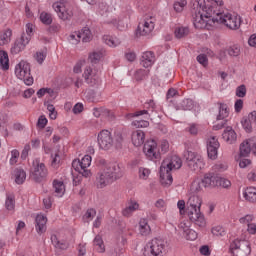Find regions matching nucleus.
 Returning a JSON list of instances; mask_svg holds the SVG:
<instances>
[{"label": "nucleus", "instance_id": "12", "mask_svg": "<svg viewBox=\"0 0 256 256\" xmlns=\"http://www.w3.org/2000/svg\"><path fill=\"white\" fill-rule=\"evenodd\" d=\"M182 165L183 161H181V158L178 156H172L170 158L164 159L160 167L163 168V171H165V169L168 171H173L181 169Z\"/></svg>", "mask_w": 256, "mask_h": 256}, {"label": "nucleus", "instance_id": "42", "mask_svg": "<svg viewBox=\"0 0 256 256\" xmlns=\"http://www.w3.org/2000/svg\"><path fill=\"white\" fill-rule=\"evenodd\" d=\"M141 115H146L144 118L149 119V111L148 110H139L133 113L126 114V119H133L135 117H141Z\"/></svg>", "mask_w": 256, "mask_h": 256}, {"label": "nucleus", "instance_id": "28", "mask_svg": "<svg viewBox=\"0 0 256 256\" xmlns=\"http://www.w3.org/2000/svg\"><path fill=\"white\" fill-rule=\"evenodd\" d=\"M53 189L57 197H63V195H65V184L63 181L54 180Z\"/></svg>", "mask_w": 256, "mask_h": 256}, {"label": "nucleus", "instance_id": "26", "mask_svg": "<svg viewBox=\"0 0 256 256\" xmlns=\"http://www.w3.org/2000/svg\"><path fill=\"white\" fill-rule=\"evenodd\" d=\"M72 167L74 170L77 171L82 177L89 178L91 177L92 173L91 170H84L83 166L81 165V160H73Z\"/></svg>", "mask_w": 256, "mask_h": 256}, {"label": "nucleus", "instance_id": "35", "mask_svg": "<svg viewBox=\"0 0 256 256\" xmlns=\"http://www.w3.org/2000/svg\"><path fill=\"white\" fill-rule=\"evenodd\" d=\"M203 183V179L193 181L190 186L191 193H199L200 191H203V188L206 189L207 187H205V184Z\"/></svg>", "mask_w": 256, "mask_h": 256}, {"label": "nucleus", "instance_id": "33", "mask_svg": "<svg viewBox=\"0 0 256 256\" xmlns=\"http://www.w3.org/2000/svg\"><path fill=\"white\" fill-rule=\"evenodd\" d=\"M108 25H114V27H117L119 31H123L127 27V17H125L122 20L117 21V19L108 20L106 21Z\"/></svg>", "mask_w": 256, "mask_h": 256}, {"label": "nucleus", "instance_id": "47", "mask_svg": "<svg viewBox=\"0 0 256 256\" xmlns=\"http://www.w3.org/2000/svg\"><path fill=\"white\" fill-rule=\"evenodd\" d=\"M186 133H189L193 137L197 136L199 133V125L192 123L189 124L188 127L185 129Z\"/></svg>", "mask_w": 256, "mask_h": 256}, {"label": "nucleus", "instance_id": "48", "mask_svg": "<svg viewBox=\"0 0 256 256\" xmlns=\"http://www.w3.org/2000/svg\"><path fill=\"white\" fill-rule=\"evenodd\" d=\"M40 21H42L44 25H51L53 23V18L50 13L42 12L40 14Z\"/></svg>", "mask_w": 256, "mask_h": 256}, {"label": "nucleus", "instance_id": "52", "mask_svg": "<svg viewBox=\"0 0 256 256\" xmlns=\"http://www.w3.org/2000/svg\"><path fill=\"white\" fill-rule=\"evenodd\" d=\"M240 54H241V48H239V46L234 45L228 48V55H230V57H239Z\"/></svg>", "mask_w": 256, "mask_h": 256}, {"label": "nucleus", "instance_id": "37", "mask_svg": "<svg viewBox=\"0 0 256 256\" xmlns=\"http://www.w3.org/2000/svg\"><path fill=\"white\" fill-rule=\"evenodd\" d=\"M229 117V110L227 109V104H220L219 114L217 115V121H225Z\"/></svg>", "mask_w": 256, "mask_h": 256}, {"label": "nucleus", "instance_id": "49", "mask_svg": "<svg viewBox=\"0 0 256 256\" xmlns=\"http://www.w3.org/2000/svg\"><path fill=\"white\" fill-rule=\"evenodd\" d=\"M5 207L8 211H13L15 209V197L8 195L6 198Z\"/></svg>", "mask_w": 256, "mask_h": 256}, {"label": "nucleus", "instance_id": "7", "mask_svg": "<svg viewBox=\"0 0 256 256\" xmlns=\"http://www.w3.org/2000/svg\"><path fill=\"white\" fill-rule=\"evenodd\" d=\"M184 159L191 171H199L205 167V163L203 162L201 155L193 151H186L184 153Z\"/></svg>", "mask_w": 256, "mask_h": 256}, {"label": "nucleus", "instance_id": "34", "mask_svg": "<svg viewBox=\"0 0 256 256\" xmlns=\"http://www.w3.org/2000/svg\"><path fill=\"white\" fill-rule=\"evenodd\" d=\"M123 143H125V136L121 132H116L113 140L114 147L116 149H123Z\"/></svg>", "mask_w": 256, "mask_h": 256}, {"label": "nucleus", "instance_id": "54", "mask_svg": "<svg viewBox=\"0 0 256 256\" xmlns=\"http://www.w3.org/2000/svg\"><path fill=\"white\" fill-rule=\"evenodd\" d=\"M35 59L39 65H43V61L47 59V52L42 51V52H36Z\"/></svg>", "mask_w": 256, "mask_h": 256}, {"label": "nucleus", "instance_id": "25", "mask_svg": "<svg viewBox=\"0 0 256 256\" xmlns=\"http://www.w3.org/2000/svg\"><path fill=\"white\" fill-rule=\"evenodd\" d=\"M252 145V139L242 142L240 144V157H249V154L251 153V151H253Z\"/></svg>", "mask_w": 256, "mask_h": 256}, {"label": "nucleus", "instance_id": "9", "mask_svg": "<svg viewBox=\"0 0 256 256\" xmlns=\"http://www.w3.org/2000/svg\"><path fill=\"white\" fill-rule=\"evenodd\" d=\"M218 23H222L228 27V29L236 30L241 27V16L222 13L219 17Z\"/></svg>", "mask_w": 256, "mask_h": 256}, {"label": "nucleus", "instance_id": "1", "mask_svg": "<svg viewBox=\"0 0 256 256\" xmlns=\"http://www.w3.org/2000/svg\"><path fill=\"white\" fill-rule=\"evenodd\" d=\"M223 5V1H214L212 5L206 4L205 0H194L193 9V25L195 29H205L211 23H219V17L223 12L219 7Z\"/></svg>", "mask_w": 256, "mask_h": 256}, {"label": "nucleus", "instance_id": "61", "mask_svg": "<svg viewBox=\"0 0 256 256\" xmlns=\"http://www.w3.org/2000/svg\"><path fill=\"white\" fill-rule=\"evenodd\" d=\"M196 59L198 63H200V65H203V67H207V65L209 64V60L207 59V55L205 54L198 55Z\"/></svg>", "mask_w": 256, "mask_h": 256}, {"label": "nucleus", "instance_id": "27", "mask_svg": "<svg viewBox=\"0 0 256 256\" xmlns=\"http://www.w3.org/2000/svg\"><path fill=\"white\" fill-rule=\"evenodd\" d=\"M14 176H15V183L17 185H23L25 183V180L27 179V173L25 170L21 168H16L14 170Z\"/></svg>", "mask_w": 256, "mask_h": 256}, {"label": "nucleus", "instance_id": "51", "mask_svg": "<svg viewBox=\"0 0 256 256\" xmlns=\"http://www.w3.org/2000/svg\"><path fill=\"white\" fill-rule=\"evenodd\" d=\"M217 187H223L224 189H229L231 187V181L226 178H222L218 176V184Z\"/></svg>", "mask_w": 256, "mask_h": 256}, {"label": "nucleus", "instance_id": "23", "mask_svg": "<svg viewBox=\"0 0 256 256\" xmlns=\"http://www.w3.org/2000/svg\"><path fill=\"white\" fill-rule=\"evenodd\" d=\"M51 243L58 251H67V249H69V243L67 240H59L55 234L51 236Z\"/></svg>", "mask_w": 256, "mask_h": 256}, {"label": "nucleus", "instance_id": "45", "mask_svg": "<svg viewBox=\"0 0 256 256\" xmlns=\"http://www.w3.org/2000/svg\"><path fill=\"white\" fill-rule=\"evenodd\" d=\"M101 57H103V54L101 52H93L89 55L88 61H90L92 65H97V63L101 61Z\"/></svg>", "mask_w": 256, "mask_h": 256}, {"label": "nucleus", "instance_id": "11", "mask_svg": "<svg viewBox=\"0 0 256 256\" xmlns=\"http://www.w3.org/2000/svg\"><path fill=\"white\" fill-rule=\"evenodd\" d=\"M54 11L57 12L58 17L62 19V21H69L71 17H73V11L68 10L67 6L63 2H55L52 5Z\"/></svg>", "mask_w": 256, "mask_h": 256}, {"label": "nucleus", "instance_id": "30", "mask_svg": "<svg viewBox=\"0 0 256 256\" xmlns=\"http://www.w3.org/2000/svg\"><path fill=\"white\" fill-rule=\"evenodd\" d=\"M0 65L3 71H9V54L4 50H0Z\"/></svg>", "mask_w": 256, "mask_h": 256}, {"label": "nucleus", "instance_id": "31", "mask_svg": "<svg viewBox=\"0 0 256 256\" xmlns=\"http://www.w3.org/2000/svg\"><path fill=\"white\" fill-rule=\"evenodd\" d=\"M102 39H103V42L109 47H117L121 45V40L113 36L104 35Z\"/></svg>", "mask_w": 256, "mask_h": 256}, {"label": "nucleus", "instance_id": "39", "mask_svg": "<svg viewBox=\"0 0 256 256\" xmlns=\"http://www.w3.org/2000/svg\"><path fill=\"white\" fill-rule=\"evenodd\" d=\"M137 209H139V204L137 202H133V203L129 204L128 207H126L122 210V215L124 217H130L131 213H133V211H137Z\"/></svg>", "mask_w": 256, "mask_h": 256}, {"label": "nucleus", "instance_id": "22", "mask_svg": "<svg viewBox=\"0 0 256 256\" xmlns=\"http://www.w3.org/2000/svg\"><path fill=\"white\" fill-rule=\"evenodd\" d=\"M222 138L228 143L229 145H233L235 141H237V133L233 130L232 127H226L224 132L222 133Z\"/></svg>", "mask_w": 256, "mask_h": 256}, {"label": "nucleus", "instance_id": "20", "mask_svg": "<svg viewBox=\"0 0 256 256\" xmlns=\"http://www.w3.org/2000/svg\"><path fill=\"white\" fill-rule=\"evenodd\" d=\"M141 65L145 67V69H149L155 63V53L151 51L144 52L141 57Z\"/></svg>", "mask_w": 256, "mask_h": 256}, {"label": "nucleus", "instance_id": "13", "mask_svg": "<svg viewBox=\"0 0 256 256\" xmlns=\"http://www.w3.org/2000/svg\"><path fill=\"white\" fill-rule=\"evenodd\" d=\"M143 152L150 159H159V151L157 150V142L155 140H148L144 143Z\"/></svg>", "mask_w": 256, "mask_h": 256}, {"label": "nucleus", "instance_id": "56", "mask_svg": "<svg viewBox=\"0 0 256 256\" xmlns=\"http://www.w3.org/2000/svg\"><path fill=\"white\" fill-rule=\"evenodd\" d=\"M133 127L139 128H145L149 127V121L147 120H135L132 122Z\"/></svg>", "mask_w": 256, "mask_h": 256}, {"label": "nucleus", "instance_id": "14", "mask_svg": "<svg viewBox=\"0 0 256 256\" xmlns=\"http://www.w3.org/2000/svg\"><path fill=\"white\" fill-rule=\"evenodd\" d=\"M219 147H220L219 140L215 136H212L208 139L207 153H208L209 159H212V161H215V159H217Z\"/></svg>", "mask_w": 256, "mask_h": 256}, {"label": "nucleus", "instance_id": "62", "mask_svg": "<svg viewBox=\"0 0 256 256\" xmlns=\"http://www.w3.org/2000/svg\"><path fill=\"white\" fill-rule=\"evenodd\" d=\"M47 123V118L44 115H42L38 118L37 127H39V129H45Z\"/></svg>", "mask_w": 256, "mask_h": 256}, {"label": "nucleus", "instance_id": "2", "mask_svg": "<svg viewBox=\"0 0 256 256\" xmlns=\"http://www.w3.org/2000/svg\"><path fill=\"white\" fill-rule=\"evenodd\" d=\"M123 177V169L117 163H111L105 167L102 171L98 172L96 176V187L98 189H104L107 185H111L117 179Z\"/></svg>", "mask_w": 256, "mask_h": 256}, {"label": "nucleus", "instance_id": "21", "mask_svg": "<svg viewBox=\"0 0 256 256\" xmlns=\"http://www.w3.org/2000/svg\"><path fill=\"white\" fill-rule=\"evenodd\" d=\"M132 143L134 147H141L145 143V132L142 130H135L131 135Z\"/></svg>", "mask_w": 256, "mask_h": 256}, {"label": "nucleus", "instance_id": "10", "mask_svg": "<svg viewBox=\"0 0 256 256\" xmlns=\"http://www.w3.org/2000/svg\"><path fill=\"white\" fill-rule=\"evenodd\" d=\"M98 145L100 149H104L106 151L113 147V136H111L109 130H102L98 134Z\"/></svg>", "mask_w": 256, "mask_h": 256}, {"label": "nucleus", "instance_id": "41", "mask_svg": "<svg viewBox=\"0 0 256 256\" xmlns=\"http://www.w3.org/2000/svg\"><path fill=\"white\" fill-rule=\"evenodd\" d=\"M241 124L246 133H251L253 131V123L247 116H244L241 120Z\"/></svg>", "mask_w": 256, "mask_h": 256}, {"label": "nucleus", "instance_id": "58", "mask_svg": "<svg viewBox=\"0 0 256 256\" xmlns=\"http://www.w3.org/2000/svg\"><path fill=\"white\" fill-rule=\"evenodd\" d=\"M185 233H186V239L188 241H195V239H197V232H195V230L187 229Z\"/></svg>", "mask_w": 256, "mask_h": 256}, {"label": "nucleus", "instance_id": "4", "mask_svg": "<svg viewBox=\"0 0 256 256\" xmlns=\"http://www.w3.org/2000/svg\"><path fill=\"white\" fill-rule=\"evenodd\" d=\"M167 242L163 239L154 238L148 242L144 248V256H163Z\"/></svg>", "mask_w": 256, "mask_h": 256}, {"label": "nucleus", "instance_id": "43", "mask_svg": "<svg viewBox=\"0 0 256 256\" xmlns=\"http://www.w3.org/2000/svg\"><path fill=\"white\" fill-rule=\"evenodd\" d=\"M174 33L177 39H183V37H187V35H189V28L179 27L175 29Z\"/></svg>", "mask_w": 256, "mask_h": 256}, {"label": "nucleus", "instance_id": "5", "mask_svg": "<svg viewBox=\"0 0 256 256\" xmlns=\"http://www.w3.org/2000/svg\"><path fill=\"white\" fill-rule=\"evenodd\" d=\"M49 171L45 163L40 162L39 159H36L32 163V169L30 171V177L35 183H43L47 179Z\"/></svg>", "mask_w": 256, "mask_h": 256}, {"label": "nucleus", "instance_id": "53", "mask_svg": "<svg viewBox=\"0 0 256 256\" xmlns=\"http://www.w3.org/2000/svg\"><path fill=\"white\" fill-rule=\"evenodd\" d=\"M245 95H247V87L242 84L236 88V97L243 98Z\"/></svg>", "mask_w": 256, "mask_h": 256}, {"label": "nucleus", "instance_id": "24", "mask_svg": "<svg viewBox=\"0 0 256 256\" xmlns=\"http://www.w3.org/2000/svg\"><path fill=\"white\" fill-rule=\"evenodd\" d=\"M218 179H219V175L213 174V173H208L202 179L203 185L205 187H217Z\"/></svg>", "mask_w": 256, "mask_h": 256}, {"label": "nucleus", "instance_id": "38", "mask_svg": "<svg viewBox=\"0 0 256 256\" xmlns=\"http://www.w3.org/2000/svg\"><path fill=\"white\" fill-rule=\"evenodd\" d=\"M11 35H13V32L11 29H7L4 32H0V45H7L9 41H11Z\"/></svg>", "mask_w": 256, "mask_h": 256}, {"label": "nucleus", "instance_id": "18", "mask_svg": "<svg viewBox=\"0 0 256 256\" xmlns=\"http://www.w3.org/2000/svg\"><path fill=\"white\" fill-rule=\"evenodd\" d=\"M35 229L38 235H43L47 231V217L43 215H37L35 219Z\"/></svg>", "mask_w": 256, "mask_h": 256}, {"label": "nucleus", "instance_id": "15", "mask_svg": "<svg viewBox=\"0 0 256 256\" xmlns=\"http://www.w3.org/2000/svg\"><path fill=\"white\" fill-rule=\"evenodd\" d=\"M155 29V23L153 21H146L143 23H139L137 29H136V37H145L146 35H149L151 31Z\"/></svg>", "mask_w": 256, "mask_h": 256}, {"label": "nucleus", "instance_id": "46", "mask_svg": "<svg viewBox=\"0 0 256 256\" xmlns=\"http://www.w3.org/2000/svg\"><path fill=\"white\" fill-rule=\"evenodd\" d=\"M180 109H182V111H191V109H193V100L191 99L182 100V102L180 103Z\"/></svg>", "mask_w": 256, "mask_h": 256}, {"label": "nucleus", "instance_id": "59", "mask_svg": "<svg viewBox=\"0 0 256 256\" xmlns=\"http://www.w3.org/2000/svg\"><path fill=\"white\" fill-rule=\"evenodd\" d=\"M19 150L14 149L11 151L10 165H15L19 159Z\"/></svg>", "mask_w": 256, "mask_h": 256}, {"label": "nucleus", "instance_id": "63", "mask_svg": "<svg viewBox=\"0 0 256 256\" xmlns=\"http://www.w3.org/2000/svg\"><path fill=\"white\" fill-rule=\"evenodd\" d=\"M51 94L53 93V89L51 88H41L37 91V97H39V99H41V97L45 96V94Z\"/></svg>", "mask_w": 256, "mask_h": 256}, {"label": "nucleus", "instance_id": "55", "mask_svg": "<svg viewBox=\"0 0 256 256\" xmlns=\"http://www.w3.org/2000/svg\"><path fill=\"white\" fill-rule=\"evenodd\" d=\"M185 5H187V0H181L180 2L174 3V10L176 13H181L183 9L185 8Z\"/></svg>", "mask_w": 256, "mask_h": 256}, {"label": "nucleus", "instance_id": "6", "mask_svg": "<svg viewBox=\"0 0 256 256\" xmlns=\"http://www.w3.org/2000/svg\"><path fill=\"white\" fill-rule=\"evenodd\" d=\"M15 75L18 79L23 81L25 85L31 86L33 84V76L31 75V64L27 61H21L15 67Z\"/></svg>", "mask_w": 256, "mask_h": 256}, {"label": "nucleus", "instance_id": "29", "mask_svg": "<svg viewBox=\"0 0 256 256\" xmlns=\"http://www.w3.org/2000/svg\"><path fill=\"white\" fill-rule=\"evenodd\" d=\"M78 39H82L83 43H89L91 39H93V35L91 34V30L87 27H84L81 32L77 34Z\"/></svg>", "mask_w": 256, "mask_h": 256}, {"label": "nucleus", "instance_id": "8", "mask_svg": "<svg viewBox=\"0 0 256 256\" xmlns=\"http://www.w3.org/2000/svg\"><path fill=\"white\" fill-rule=\"evenodd\" d=\"M230 251L234 256H248L251 255V244L246 240H234Z\"/></svg>", "mask_w": 256, "mask_h": 256}, {"label": "nucleus", "instance_id": "64", "mask_svg": "<svg viewBox=\"0 0 256 256\" xmlns=\"http://www.w3.org/2000/svg\"><path fill=\"white\" fill-rule=\"evenodd\" d=\"M139 173H140V179H147V177L151 175V170L147 168H140Z\"/></svg>", "mask_w": 256, "mask_h": 256}, {"label": "nucleus", "instance_id": "44", "mask_svg": "<svg viewBox=\"0 0 256 256\" xmlns=\"http://www.w3.org/2000/svg\"><path fill=\"white\" fill-rule=\"evenodd\" d=\"M147 75H149V70L139 69L135 72L134 77L136 81H143L144 79H147Z\"/></svg>", "mask_w": 256, "mask_h": 256}, {"label": "nucleus", "instance_id": "50", "mask_svg": "<svg viewBox=\"0 0 256 256\" xmlns=\"http://www.w3.org/2000/svg\"><path fill=\"white\" fill-rule=\"evenodd\" d=\"M82 169L84 171H89L88 167L91 166V156L85 155L81 160H80Z\"/></svg>", "mask_w": 256, "mask_h": 256}, {"label": "nucleus", "instance_id": "16", "mask_svg": "<svg viewBox=\"0 0 256 256\" xmlns=\"http://www.w3.org/2000/svg\"><path fill=\"white\" fill-rule=\"evenodd\" d=\"M29 41H31V37H27V35L22 34V36L15 41L14 46L11 49L12 53H21V51L29 45Z\"/></svg>", "mask_w": 256, "mask_h": 256}, {"label": "nucleus", "instance_id": "57", "mask_svg": "<svg viewBox=\"0 0 256 256\" xmlns=\"http://www.w3.org/2000/svg\"><path fill=\"white\" fill-rule=\"evenodd\" d=\"M212 234L216 237H223L225 235V229L221 226H215L212 228Z\"/></svg>", "mask_w": 256, "mask_h": 256}, {"label": "nucleus", "instance_id": "40", "mask_svg": "<svg viewBox=\"0 0 256 256\" xmlns=\"http://www.w3.org/2000/svg\"><path fill=\"white\" fill-rule=\"evenodd\" d=\"M94 245L96 246V251L98 253H105V244L103 243V238L99 235H97L94 238Z\"/></svg>", "mask_w": 256, "mask_h": 256}, {"label": "nucleus", "instance_id": "3", "mask_svg": "<svg viewBox=\"0 0 256 256\" xmlns=\"http://www.w3.org/2000/svg\"><path fill=\"white\" fill-rule=\"evenodd\" d=\"M203 201L197 195H192L187 201L186 215L192 223H195L198 227H205L207 221L205 216L201 213V204Z\"/></svg>", "mask_w": 256, "mask_h": 256}, {"label": "nucleus", "instance_id": "17", "mask_svg": "<svg viewBox=\"0 0 256 256\" xmlns=\"http://www.w3.org/2000/svg\"><path fill=\"white\" fill-rule=\"evenodd\" d=\"M159 173L161 185H163V187H171L173 184V175H171V171L166 168L163 170V167L160 166Z\"/></svg>", "mask_w": 256, "mask_h": 256}, {"label": "nucleus", "instance_id": "32", "mask_svg": "<svg viewBox=\"0 0 256 256\" xmlns=\"http://www.w3.org/2000/svg\"><path fill=\"white\" fill-rule=\"evenodd\" d=\"M244 198L250 203H256V188L249 187L244 192Z\"/></svg>", "mask_w": 256, "mask_h": 256}, {"label": "nucleus", "instance_id": "19", "mask_svg": "<svg viewBox=\"0 0 256 256\" xmlns=\"http://www.w3.org/2000/svg\"><path fill=\"white\" fill-rule=\"evenodd\" d=\"M83 77L90 87H95V85L99 83V79H97V76L93 75V69L91 67L85 69Z\"/></svg>", "mask_w": 256, "mask_h": 256}, {"label": "nucleus", "instance_id": "60", "mask_svg": "<svg viewBox=\"0 0 256 256\" xmlns=\"http://www.w3.org/2000/svg\"><path fill=\"white\" fill-rule=\"evenodd\" d=\"M47 110L49 111L50 119H57V111H55V106H53V104H47Z\"/></svg>", "mask_w": 256, "mask_h": 256}, {"label": "nucleus", "instance_id": "36", "mask_svg": "<svg viewBox=\"0 0 256 256\" xmlns=\"http://www.w3.org/2000/svg\"><path fill=\"white\" fill-rule=\"evenodd\" d=\"M139 231L141 235H149L151 233V226L147 222V219H141L139 222Z\"/></svg>", "mask_w": 256, "mask_h": 256}]
</instances>
